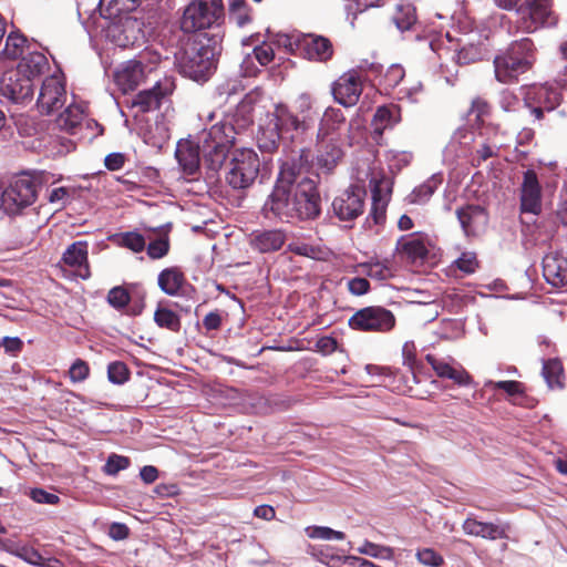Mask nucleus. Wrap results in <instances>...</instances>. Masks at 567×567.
Segmentation results:
<instances>
[{"mask_svg":"<svg viewBox=\"0 0 567 567\" xmlns=\"http://www.w3.org/2000/svg\"><path fill=\"white\" fill-rule=\"evenodd\" d=\"M262 210L280 220L313 219L320 214V197L313 179L284 164Z\"/></svg>","mask_w":567,"mask_h":567,"instance_id":"obj_1","label":"nucleus"},{"mask_svg":"<svg viewBox=\"0 0 567 567\" xmlns=\"http://www.w3.org/2000/svg\"><path fill=\"white\" fill-rule=\"evenodd\" d=\"M537 49L529 38H522L497 53L494 58L495 79L501 83H514L528 72L536 62Z\"/></svg>","mask_w":567,"mask_h":567,"instance_id":"obj_2","label":"nucleus"},{"mask_svg":"<svg viewBox=\"0 0 567 567\" xmlns=\"http://www.w3.org/2000/svg\"><path fill=\"white\" fill-rule=\"evenodd\" d=\"M215 47L205 35L189 39L177 56L182 73L186 76L202 81L206 80L215 69Z\"/></svg>","mask_w":567,"mask_h":567,"instance_id":"obj_3","label":"nucleus"},{"mask_svg":"<svg viewBox=\"0 0 567 567\" xmlns=\"http://www.w3.org/2000/svg\"><path fill=\"white\" fill-rule=\"evenodd\" d=\"M235 126L229 122L217 123L203 134L200 148L208 169L218 172L221 168L235 143Z\"/></svg>","mask_w":567,"mask_h":567,"instance_id":"obj_4","label":"nucleus"},{"mask_svg":"<svg viewBox=\"0 0 567 567\" xmlns=\"http://www.w3.org/2000/svg\"><path fill=\"white\" fill-rule=\"evenodd\" d=\"M557 22L553 0H525L517 7V20L511 33H533L542 28L554 27Z\"/></svg>","mask_w":567,"mask_h":567,"instance_id":"obj_5","label":"nucleus"},{"mask_svg":"<svg viewBox=\"0 0 567 567\" xmlns=\"http://www.w3.org/2000/svg\"><path fill=\"white\" fill-rule=\"evenodd\" d=\"M38 197V183L27 173L14 176L1 194V207L8 215H18L33 205Z\"/></svg>","mask_w":567,"mask_h":567,"instance_id":"obj_6","label":"nucleus"},{"mask_svg":"<svg viewBox=\"0 0 567 567\" xmlns=\"http://www.w3.org/2000/svg\"><path fill=\"white\" fill-rule=\"evenodd\" d=\"M259 171L260 159L254 150H235L226 174V183L234 189L249 188L258 177Z\"/></svg>","mask_w":567,"mask_h":567,"instance_id":"obj_7","label":"nucleus"},{"mask_svg":"<svg viewBox=\"0 0 567 567\" xmlns=\"http://www.w3.org/2000/svg\"><path fill=\"white\" fill-rule=\"evenodd\" d=\"M224 18L223 0H193L185 9L182 29L195 32L218 25Z\"/></svg>","mask_w":567,"mask_h":567,"instance_id":"obj_8","label":"nucleus"},{"mask_svg":"<svg viewBox=\"0 0 567 567\" xmlns=\"http://www.w3.org/2000/svg\"><path fill=\"white\" fill-rule=\"evenodd\" d=\"M526 107L536 120H542L545 112L554 111L561 102L560 91L549 84H534L523 89Z\"/></svg>","mask_w":567,"mask_h":567,"instance_id":"obj_9","label":"nucleus"},{"mask_svg":"<svg viewBox=\"0 0 567 567\" xmlns=\"http://www.w3.org/2000/svg\"><path fill=\"white\" fill-rule=\"evenodd\" d=\"M349 326L353 330L388 332L395 326L394 315L383 307H365L352 315Z\"/></svg>","mask_w":567,"mask_h":567,"instance_id":"obj_10","label":"nucleus"},{"mask_svg":"<svg viewBox=\"0 0 567 567\" xmlns=\"http://www.w3.org/2000/svg\"><path fill=\"white\" fill-rule=\"evenodd\" d=\"M66 99L64 78L56 72L43 80L37 106L41 113L50 114L61 109L66 103Z\"/></svg>","mask_w":567,"mask_h":567,"instance_id":"obj_11","label":"nucleus"},{"mask_svg":"<svg viewBox=\"0 0 567 567\" xmlns=\"http://www.w3.org/2000/svg\"><path fill=\"white\" fill-rule=\"evenodd\" d=\"M365 190L358 185H351L340 193L332 202L334 215L344 221L358 218L364 208Z\"/></svg>","mask_w":567,"mask_h":567,"instance_id":"obj_12","label":"nucleus"},{"mask_svg":"<svg viewBox=\"0 0 567 567\" xmlns=\"http://www.w3.org/2000/svg\"><path fill=\"white\" fill-rule=\"evenodd\" d=\"M1 91L11 101L24 103L33 96V79L18 66L16 70L8 71L2 75Z\"/></svg>","mask_w":567,"mask_h":567,"instance_id":"obj_13","label":"nucleus"},{"mask_svg":"<svg viewBox=\"0 0 567 567\" xmlns=\"http://www.w3.org/2000/svg\"><path fill=\"white\" fill-rule=\"evenodd\" d=\"M363 83L358 72L348 71L339 76L332 84V94L339 104L350 107L358 103L362 94Z\"/></svg>","mask_w":567,"mask_h":567,"instance_id":"obj_14","label":"nucleus"},{"mask_svg":"<svg viewBox=\"0 0 567 567\" xmlns=\"http://www.w3.org/2000/svg\"><path fill=\"white\" fill-rule=\"evenodd\" d=\"M425 360L439 378L450 379L460 386L473 384L471 374L453 358L427 354Z\"/></svg>","mask_w":567,"mask_h":567,"instance_id":"obj_15","label":"nucleus"},{"mask_svg":"<svg viewBox=\"0 0 567 567\" xmlns=\"http://www.w3.org/2000/svg\"><path fill=\"white\" fill-rule=\"evenodd\" d=\"M542 186L535 171L527 169L523 174L519 188L520 212L539 215L542 212Z\"/></svg>","mask_w":567,"mask_h":567,"instance_id":"obj_16","label":"nucleus"},{"mask_svg":"<svg viewBox=\"0 0 567 567\" xmlns=\"http://www.w3.org/2000/svg\"><path fill=\"white\" fill-rule=\"evenodd\" d=\"M174 89V81L165 78L163 81H157L152 89L136 94L132 101V106L137 107L138 111L143 113L155 110L159 106L161 100L169 95Z\"/></svg>","mask_w":567,"mask_h":567,"instance_id":"obj_17","label":"nucleus"},{"mask_svg":"<svg viewBox=\"0 0 567 567\" xmlns=\"http://www.w3.org/2000/svg\"><path fill=\"white\" fill-rule=\"evenodd\" d=\"M372 206L368 223L381 225L385 220V212L391 194V182L388 178L371 181Z\"/></svg>","mask_w":567,"mask_h":567,"instance_id":"obj_18","label":"nucleus"},{"mask_svg":"<svg viewBox=\"0 0 567 567\" xmlns=\"http://www.w3.org/2000/svg\"><path fill=\"white\" fill-rule=\"evenodd\" d=\"M429 241L420 233L402 236L395 245V252L411 262L423 260L429 252Z\"/></svg>","mask_w":567,"mask_h":567,"instance_id":"obj_19","label":"nucleus"},{"mask_svg":"<svg viewBox=\"0 0 567 567\" xmlns=\"http://www.w3.org/2000/svg\"><path fill=\"white\" fill-rule=\"evenodd\" d=\"M150 71L152 66H145L142 60L127 61L115 73L116 84L123 92L132 91L144 81Z\"/></svg>","mask_w":567,"mask_h":567,"instance_id":"obj_20","label":"nucleus"},{"mask_svg":"<svg viewBox=\"0 0 567 567\" xmlns=\"http://www.w3.org/2000/svg\"><path fill=\"white\" fill-rule=\"evenodd\" d=\"M456 215L466 236H478L484 231L488 221L485 209L476 205L460 208Z\"/></svg>","mask_w":567,"mask_h":567,"instance_id":"obj_21","label":"nucleus"},{"mask_svg":"<svg viewBox=\"0 0 567 567\" xmlns=\"http://www.w3.org/2000/svg\"><path fill=\"white\" fill-rule=\"evenodd\" d=\"M60 262L72 268L78 277L87 279L91 275L87 264V243L75 241L71 244L63 252Z\"/></svg>","mask_w":567,"mask_h":567,"instance_id":"obj_22","label":"nucleus"},{"mask_svg":"<svg viewBox=\"0 0 567 567\" xmlns=\"http://www.w3.org/2000/svg\"><path fill=\"white\" fill-rule=\"evenodd\" d=\"M268 115L270 120L277 124L282 134L290 132L305 133L310 127V123L307 121L306 116L299 118L284 104L276 105L275 111Z\"/></svg>","mask_w":567,"mask_h":567,"instance_id":"obj_23","label":"nucleus"},{"mask_svg":"<svg viewBox=\"0 0 567 567\" xmlns=\"http://www.w3.org/2000/svg\"><path fill=\"white\" fill-rule=\"evenodd\" d=\"M286 241V234L280 229L255 230L250 234V246L262 254L279 250Z\"/></svg>","mask_w":567,"mask_h":567,"instance_id":"obj_24","label":"nucleus"},{"mask_svg":"<svg viewBox=\"0 0 567 567\" xmlns=\"http://www.w3.org/2000/svg\"><path fill=\"white\" fill-rule=\"evenodd\" d=\"M543 274L546 281L551 286H567V258L547 255L543 260Z\"/></svg>","mask_w":567,"mask_h":567,"instance_id":"obj_25","label":"nucleus"},{"mask_svg":"<svg viewBox=\"0 0 567 567\" xmlns=\"http://www.w3.org/2000/svg\"><path fill=\"white\" fill-rule=\"evenodd\" d=\"M199 146L194 145L189 141H181L176 147V158L185 175L193 176L199 169Z\"/></svg>","mask_w":567,"mask_h":567,"instance_id":"obj_26","label":"nucleus"},{"mask_svg":"<svg viewBox=\"0 0 567 567\" xmlns=\"http://www.w3.org/2000/svg\"><path fill=\"white\" fill-rule=\"evenodd\" d=\"M302 47L305 56L312 61H327L333 53L331 42L321 35H305Z\"/></svg>","mask_w":567,"mask_h":567,"instance_id":"obj_27","label":"nucleus"},{"mask_svg":"<svg viewBox=\"0 0 567 567\" xmlns=\"http://www.w3.org/2000/svg\"><path fill=\"white\" fill-rule=\"evenodd\" d=\"M463 530L466 535L477 536L486 539H497L506 537V528L493 523H483L474 518H467L463 523Z\"/></svg>","mask_w":567,"mask_h":567,"instance_id":"obj_28","label":"nucleus"},{"mask_svg":"<svg viewBox=\"0 0 567 567\" xmlns=\"http://www.w3.org/2000/svg\"><path fill=\"white\" fill-rule=\"evenodd\" d=\"M346 124V116L340 109L328 107L320 121L318 138L323 144L324 141L334 135Z\"/></svg>","mask_w":567,"mask_h":567,"instance_id":"obj_29","label":"nucleus"},{"mask_svg":"<svg viewBox=\"0 0 567 567\" xmlns=\"http://www.w3.org/2000/svg\"><path fill=\"white\" fill-rule=\"evenodd\" d=\"M85 118L84 106L80 103L72 102L66 109L58 116L56 125L60 130L70 134H74L82 125Z\"/></svg>","mask_w":567,"mask_h":567,"instance_id":"obj_30","label":"nucleus"},{"mask_svg":"<svg viewBox=\"0 0 567 567\" xmlns=\"http://www.w3.org/2000/svg\"><path fill=\"white\" fill-rule=\"evenodd\" d=\"M400 120L396 106H379L372 120L373 138H381L384 130L392 127Z\"/></svg>","mask_w":567,"mask_h":567,"instance_id":"obj_31","label":"nucleus"},{"mask_svg":"<svg viewBox=\"0 0 567 567\" xmlns=\"http://www.w3.org/2000/svg\"><path fill=\"white\" fill-rule=\"evenodd\" d=\"M281 136L282 133L278 128L277 124L270 120L269 115H267V122L260 125L257 135L259 148L265 152L275 151L278 147Z\"/></svg>","mask_w":567,"mask_h":567,"instance_id":"obj_32","label":"nucleus"},{"mask_svg":"<svg viewBox=\"0 0 567 567\" xmlns=\"http://www.w3.org/2000/svg\"><path fill=\"white\" fill-rule=\"evenodd\" d=\"M157 281L163 292L176 296L185 282V277L177 267H171L159 272Z\"/></svg>","mask_w":567,"mask_h":567,"instance_id":"obj_33","label":"nucleus"},{"mask_svg":"<svg viewBox=\"0 0 567 567\" xmlns=\"http://www.w3.org/2000/svg\"><path fill=\"white\" fill-rule=\"evenodd\" d=\"M255 113V99L252 95H246L236 109L233 116L234 123H230L235 126L236 131L245 130L254 122Z\"/></svg>","mask_w":567,"mask_h":567,"instance_id":"obj_34","label":"nucleus"},{"mask_svg":"<svg viewBox=\"0 0 567 567\" xmlns=\"http://www.w3.org/2000/svg\"><path fill=\"white\" fill-rule=\"evenodd\" d=\"M136 6L137 0H100V12L106 19H115L133 11Z\"/></svg>","mask_w":567,"mask_h":567,"instance_id":"obj_35","label":"nucleus"},{"mask_svg":"<svg viewBox=\"0 0 567 567\" xmlns=\"http://www.w3.org/2000/svg\"><path fill=\"white\" fill-rule=\"evenodd\" d=\"M363 272L372 279L386 280L394 275L393 264L385 259L383 261H369L361 265Z\"/></svg>","mask_w":567,"mask_h":567,"instance_id":"obj_36","label":"nucleus"},{"mask_svg":"<svg viewBox=\"0 0 567 567\" xmlns=\"http://www.w3.org/2000/svg\"><path fill=\"white\" fill-rule=\"evenodd\" d=\"M229 19L238 27H244L251 22V11L246 0H228Z\"/></svg>","mask_w":567,"mask_h":567,"instance_id":"obj_37","label":"nucleus"},{"mask_svg":"<svg viewBox=\"0 0 567 567\" xmlns=\"http://www.w3.org/2000/svg\"><path fill=\"white\" fill-rule=\"evenodd\" d=\"M439 179L436 177H431L420 186L415 187L413 192L408 196V200L410 204H424L430 197L434 194L439 186Z\"/></svg>","mask_w":567,"mask_h":567,"instance_id":"obj_38","label":"nucleus"},{"mask_svg":"<svg viewBox=\"0 0 567 567\" xmlns=\"http://www.w3.org/2000/svg\"><path fill=\"white\" fill-rule=\"evenodd\" d=\"M47 63V58L43 54L31 53L28 58L22 59L18 66L32 79L43 71Z\"/></svg>","mask_w":567,"mask_h":567,"instance_id":"obj_39","label":"nucleus"},{"mask_svg":"<svg viewBox=\"0 0 567 567\" xmlns=\"http://www.w3.org/2000/svg\"><path fill=\"white\" fill-rule=\"evenodd\" d=\"M358 553L370 556L372 558L385 560H391L394 556L393 548L374 544L369 540H364L362 543V545L358 548Z\"/></svg>","mask_w":567,"mask_h":567,"instance_id":"obj_40","label":"nucleus"},{"mask_svg":"<svg viewBox=\"0 0 567 567\" xmlns=\"http://www.w3.org/2000/svg\"><path fill=\"white\" fill-rule=\"evenodd\" d=\"M543 375L549 388H561L564 375L561 363L557 360H549L544 363Z\"/></svg>","mask_w":567,"mask_h":567,"instance_id":"obj_41","label":"nucleus"},{"mask_svg":"<svg viewBox=\"0 0 567 567\" xmlns=\"http://www.w3.org/2000/svg\"><path fill=\"white\" fill-rule=\"evenodd\" d=\"M154 321L158 327L166 328L172 331H178L181 328V320L178 316L167 308H157L154 313Z\"/></svg>","mask_w":567,"mask_h":567,"instance_id":"obj_42","label":"nucleus"},{"mask_svg":"<svg viewBox=\"0 0 567 567\" xmlns=\"http://www.w3.org/2000/svg\"><path fill=\"white\" fill-rule=\"evenodd\" d=\"M288 250L311 259H322L326 255L320 246L309 245L307 243L296 241L288 245Z\"/></svg>","mask_w":567,"mask_h":567,"instance_id":"obj_43","label":"nucleus"},{"mask_svg":"<svg viewBox=\"0 0 567 567\" xmlns=\"http://www.w3.org/2000/svg\"><path fill=\"white\" fill-rule=\"evenodd\" d=\"M120 246L131 249L134 252H141L145 248L144 237L136 231H127L116 237Z\"/></svg>","mask_w":567,"mask_h":567,"instance_id":"obj_44","label":"nucleus"},{"mask_svg":"<svg viewBox=\"0 0 567 567\" xmlns=\"http://www.w3.org/2000/svg\"><path fill=\"white\" fill-rule=\"evenodd\" d=\"M25 42L27 40L23 35L10 33L6 41L4 55L9 59H18L23 53Z\"/></svg>","mask_w":567,"mask_h":567,"instance_id":"obj_45","label":"nucleus"},{"mask_svg":"<svg viewBox=\"0 0 567 567\" xmlns=\"http://www.w3.org/2000/svg\"><path fill=\"white\" fill-rule=\"evenodd\" d=\"M342 157V150L336 145L334 143L326 145V150L320 153L318 156V163L327 168L332 169L336 164Z\"/></svg>","mask_w":567,"mask_h":567,"instance_id":"obj_46","label":"nucleus"},{"mask_svg":"<svg viewBox=\"0 0 567 567\" xmlns=\"http://www.w3.org/2000/svg\"><path fill=\"white\" fill-rule=\"evenodd\" d=\"M130 371L125 363L114 361L107 367L109 381L114 384H123L128 380Z\"/></svg>","mask_w":567,"mask_h":567,"instance_id":"obj_47","label":"nucleus"},{"mask_svg":"<svg viewBox=\"0 0 567 567\" xmlns=\"http://www.w3.org/2000/svg\"><path fill=\"white\" fill-rule=\"evenodd\" d=\"M306 532L310 538H318V539H326V540H331V539L342 540V539H344V533L334 530V529H332L330 527H326V526L308 527L306 529Z\"/></svg>","mask_w":567,"mask_h":567,"instance_id":"obj_48","label":"nucleus"},{"mask_svg":"<svg viewBox=\"0 0 567 567\" xmlns=\"http://www.w3.org/2000/svg\"><path fill=\"white\" fill-rule=\"evenodd\" d=\"M393 21L399 30H409L415 22L414 10L410 6L400 7Z\"/></svg>","mask_w":567,"mask_h":567,"instance_id":"obj_49","label":"nucleus"},{"mask_svg":"<svg viewBox=\"0 0 567 567\" xmlns=\"http://www.w3.org/2000/svg\"><path fill=\"white\" fill-rule=\"evenodd\" d=\"M491 113L489 104L482 97H475L472 101L471 109L468 111L470 116H474L475 122L481 124L484 118Z\"/></svg>","mask_w":567,"mask_h":567,"instance_id":"obj_50","label":"nucleus"},{"mask_svg":"<svg viewBox=\"0 0 567 567\" xmlns=\"http://www.w3.org/2000/svg\"><path fill=\"white\" fill-rule=\"evenodd\" d=\"M417 560L429 567H440L443 565V557L432 548H422L416 551Z\"/></svg>","mask_w":567,"mask_h":567,"instance_id":"obj_51","label":"nucleus"},{"mask_svg":"<svg viewBox=\"0 0 567 567\" xmlns=\"http://www.w3.org/2000/svg\"><path fill=\"white\" fill-rule=\"evenodd\" d=\"M90 367L82 360L76 359L69 369V377L73 383L83 382L89 378Z\"/></svg>","mask_w":567,"mask_h":567,"instance_id":"obj_52","label":"nucleus"},{"mask_svg":"<svg viewBox=\"0 0 567 567\" xmlns=\"http://www.w3.org/2000/svg\"><path fill=\"white\" fill-rule=\"evenodd\" d=\"M130 466V460L126 456L111 454L104 465V472L107 475H115L120 471L125 470Z\"/></svg>","mask_w":567,"mask_h":567,"instance_id":"obj_53","label":"nucleus"},{"mask_svg":"<svg viewBox=\"0 0 567 567\" xmlns=\"http://www.w3.org/2000/svg\"><path fill=\"white\" fill-rule=\"evenodd\" d=\"M169 240L167 236L151 241L147 246V255L152 259L163 258L168 254Z\"/></svg>","mask_w":567,"mask_h":567,"instance_id":"obj_54","label":"nucleus"},{"mask_svg":"<svg viewBox=\"0 0 567 567\" xmlns=\"http://www.w3.org/2000/svg\"><path fill=\"white\" fill-rule=\"evenodd\" d=\"M485 388L499 389L505 391L508 395H516L523 392V384L517 381H492L488 380L484 383Z\"/></svg>","mask_w":567,"mask_h":567,"instance_id":"obj_55","label":"nucleus"},{"mask_svg":"<svg viewBox=\"0 0 567 567\" xmlns=\"http://www.w3.org/2000/svg\"><path fill=\"white\" fill-rule=\"evenodd\" d=\"M107 301L114 308H123L130 302V295L126 289L122 287H115L110 290L107 295Z\"/></svg>","mask_w":567,"mask_h":567,"instance_id":"obj_56","label":"nucleus"},{"mask_svg":"<svg viewBox=\"0 0 567 567\" xmlns=\"http://www.w3.org/2000/svg\"><path fill=\"white\" fill-rule=\"evenodd\" d=\"M499 106L504 112H516L520 106V102L516 94L508 90H504L501 93Z\"/></svg>","mask_w":567,"mask_h":567,"instance_id":"obj_57","label":"nucleus"},{"mask_svg":"<svg viewBox=\"0 0 567 567\" xmlns=\"http://www.w3.org/2000/svg\"><path fill=\"white\" fill-rule=\"evenodd\" d=\"M405 75L404 69L400 64H392L384 74V82L390 87L400 84Z\"/></svg>","mask_w":567,"mask_h":567,"instance_id":"obj_58","label":"nucleus"},{"mask_svg":"<svg viewBox=\"0 0 567 567\" xmlns=\"http://www.w3.org/2000/svg\"><path fill=\"white\" fill-rule=\"evenodd\" d=\"M71 198V190L66 187H58L50 192L49 202L60 208L64 207Z\"/></svg>","mask_w":567,"mask_h":567,"instance_id":"obj_59","label":"nucleus"},{"mask_svg":"<svg viewBox=\"0 0 567 567\" xmlns=\"http://www.w3.org/2000/svg\"><path fill=\"white\" fill-rule=\"evenodd\" d=\"M17 557L21 558L22 560L30 565L43 566V557L37 549L32 547L22 545Z\"/></svg>","mask_w":567,"mask_h":567,"instance_id":"obj_60","label":"nucleus"},{"mask_svg":"<svg viewBox=\"0 0 567 567\" xmlns=\"http://www.w3.org/2000/svg\"><path fill=\"white\" fill-rule=\"evenodd\" d=\"M455 264L460 270L466 274H473L477 268L476 256L473 252H463Z\"/></svg>","mask_w":567,"mask_h":567,"instance_id":"obj_61","label":"nucleus"},{"mask_svg":"<svg viewBox=\"0 0 567 567\" xmlns=\"http://www.w3.org/2000/svg\"><path fill=\"white\" fill-rule=\"evenodd\" d=\"M254 55L261 65H267L274 60L275 52L271 44L262 43L254 49Z\"/></svg>","mask_w":567,"mask_h":567,"instance_id":"obj_62","label":"nucleus"},{"mask_svg":"<svg viewBox=\"0 0 567 567\" xmlns=\"http://www.w3.org/2000/svg\"><path fill=\"white\" fill-rule=\"evenodd\" d=\"M30 497L39 504L54 505L59 502V496L55 494L48 493L42 488H33L29 493Z\"/></svg>","mask_w":567,"mask_h":567,"instance_id":"obj_63","label":"nucleus"},{"mask_svg":"<svg viewBox=\"0 0 567 567\" xmlns=\"http://www.w3.org/2000/svg\"><path fill=\"white\" fill-rule=\"evenodd\" d=\"M386 158L390 162L391 168L395 167L396 169H401V167L406 166L410 163L412 156L406 152L390 151Z\"/></svg>","mask_w":567,"mask_h":567,"instance_id":"obj_64","label":"nucleus"}]
</instances>
